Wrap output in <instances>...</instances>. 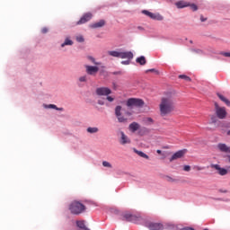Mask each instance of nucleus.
Here are the masks:
<instances>
[{
	"instance_id": "obj_9",
	"label": "nucleus",
	"mask_w": 230,
	"mask_h": 230,
	"mask_svg": "<svg viewBox=\"0 0 230 230\" xmlns=\"http://www.w3.org/2000/svg\"><path fill=\"white\" fill-rule=\"evenodd\" d=\"M95 93L97 96H109V94H112V90L109 87H99Z\"/></svg>"
},
{
	"instance_id": "obj_44",
	"label": "nucleus",
	"mask_w": 230,
	"mask_h": 230,
	"mask_svg": "<svg viewBox=\"0 0 230 230\" xmlns=\"http://www.w3.org/2000/svg\"><path fill=\"white\" fill-rule=\"evenodd\" d=\"M147 121H149L150 123H154V119L152 118H147Z\"/></svg>"
},
{
	"instance_id": "obj_51",
	"label": "nucleus",
	"mask_w": 230,
	"mask_h": 230,
	"mask_svg": "<svg viewBox=\"0 0 230 230\" xmlns=\"http://www.w3.org/2000/svg\"><path fill=\"white\" fill-rule=\"evenodd\" d=\"M138 30H143V27H138Z\"/></svg>"
},
{
	"instance_id": "obj_4",
	"label": "nucleus",
	"mask_w": 230,
	"mask_h": 230,
	"mask_svg": "<svg viewBox=\"0 0 230 230\" xmlns=\"http://www.w3.org/2000/svg\"><path fill=\"white\" fill-rule=\"evenodd\" d=\"M123 220H126V222H132L133 224H139L141 222L142 218L139 215H133L130 212H125L123 215Z\"/></svg>"
},
{
	"instance_id": "obj_2",
	"label": "nucleus",
	"mask_w": 230,
	"mask_h": 230,
	"mask_svg": "<svg viewBox=\"0 0 230 230\" xmlns=\"http://www.w3.org/2000/svg\"><path fill=\"white\" fill-rule=\"evenodd\" d=\"M68 209L72 215H82V213H84L86 208L80 201L75 200L70 203Z\"/></svg>"
},
{
	"instance_id": "obj_11",
	"label": "nucleus",
	"mask_w": 230,
	"mask_h": 230,
	"mask_svg": "<svg viewBox=\"0 0 230 230\" xmlns=\"http://www.w3.org/2000/svg\"><path fill=\"white\" fill-rule=\"evenodd\" d=\"M93 19V13H84L81 19L76 22L77 26H80V24H85V22H89Z\"/></svg>"
},
{
	"instance_id": "obj_40",
	"label": "nucleus",
	"mask_w": 230,
	"mask_h": 230,
	"mask_svg": "<svg viewBox=\"0 0 230 230\" xmlns=\"http://www.w3.org/2000/svg\"><path fill=\"white\" fill-rule=\"evenodd\" d=\"M49 30L47 27L41 29V33H48Z\"/></svg>"
},
{
	"instance_id": "obj_20",
	"label": "nucleus",
	"mask_w": 230,
	"mask_h": 230,
	"mask_svg": "<svg viewBox=\"0 0 230 230\" xmlns=\"http://www.w3.org/2000/svg\"><path fill=\"white\" fill-rule=\"evenodd\" d=\"M129 130L131 132H137V130H139V124L137 122L129 124Z\"/></svg>"
},
{
	"instance_id": "obj_48",
	"label": "nucleus",
	"mask_w": 230,
	"mask_h": 230,
	"mask_svg": "<svg viewBox=\"0 0 230 230\" xmlns=\"http://www.w3.org/2000/svg\"><path fill=\"white\" fill-rule=\"evenodd\" d=\"M128 116H131V113L130 112H127L126 113Z\"/></svg>"
},
{
	"instance_id": "obj_21",
	"label": "nucleus",
	"mask_w": 230,
	"mask_h": 230,
	"mask_svg": "<svg viewBox=\"0 0 230 230\" xmlns=\"http://www.w3.org/2000/svg\"><path fill=\"white\" fill-rule=\"evenodd\" d=\"M133 151L135 152V154L139 155V157H143L144 159H150V157L146 154L142 152V151H139V150H137L136 148H133Z\"/></svg>"
},
{
	"instance_id": "obj_30",
	"label": "nucleus",
	"mask_w": 230,
	"mask_h": 230,
	"mask_svg": "<svg viewBox=\"0 0 230 230\" xmlns=\"http://www.w3.org/2000/svg\"><path fill=\"white\" fill-rule=\"evenodd\" d=\"M78 80L81 83H85V82H87V75H82V76L79 77Z\"/></svg>"
},
{
	"instance_id": "obj_47",
	"label": "nucleus",
	"mask_w": 230,
	"mask_h": 230,
	"mask_svg": "<svg viewBox=\"0 0 230 230\" xmlns=\"http://www.w3.org/2000/svg\"><path fill=\"white\" fill-rule=\"evenodd\" d=\"M156 152H157L158 154H162V151L159 150V149H158Z\"/></svg>"
},
{
	"instance_id": "obj_23",
	"label": "nucleus",
	"mask_w": 230,
	"mask_h": 230,
	"mask_svg": "<svg viewBox=\"0 0 230 230\" xmlns=\"http://www.w3.org/2000/svg\"><path fill=\"white\" fill-rule=\"evenodd\" d=\"M66 46H73V40H71L69 38H66L61 44V48H66Z\"/></svg>"
},
{
	"instance_id": "obj_33",
	"label": "nucleus",
	"mask_w": 230,
	"mask_h": 230,
	"mask_svg": "<svg viewBox=\"0 0 230 230\" xmlns=\"http://www.w3.org/2000/svg\"><path fill=\"white\" fill-rule=\"evenodd\" d=\"M142 13H144V15H146L147 17H150L152 15V12L146 10H143Z\"/></svg>"
},
{
	"instance_id": "obj_37",
	"label": "nucleus",
	"mask_w": 230,
	"mask_h": 230,
	"mask_svg": "<svg viewBox=\"0 0 230 230\" xmlns=\"http://www.w3.org/2000/svg\"><path fill=\"white\" fill-rule=\"evenodd\" d=\"M121 64L123 66H128L130 64V60L128 59V60L121 61Z\"/></svg>"
},
{
	"instance_id": "obj_32",
	"label": "nucleus",
	"mask_w": 230,
	"mask_h": 230,
	"mask_svg": "<svg viewBox=\"0 0 230 230\" xmlns=\"http://www.w3.org/2000/svg\"><path fill=\"white\" fill-rule=\"evenodd\" d=\"M191 51L193 53H197L198 55H202V53H203L202 49H192Z\"/></svg>"
},
{
	"instance_id": "obj_16",
	"label": "nucleus",
	"mask_w": 230,
	"mask_h": 230,
	"mask_svg": "<svg viewBox=\"0 0 230 230\" xmlns=\"http://www.w3.org/2000/svg\"><path fill=\"white\" fill-rule=\"evenodd\" d=\"M217 148L220 152H225V154H230V146H227L226 144H218Z\"/></svg>"
},
{
	"instance_id": "obj_52",
	"label": "nucleus",
	"mask_w": 230,
	"mask_h": 230,
	"mask_svg": "<svg viewBox=\"0 0 230 230\" xmlns=\"http://www.w3.org/2000/svg\"><path fill=\"white\" fill-rule=\"evenodd\" d=\"M190 44H193V40H190Z\"/></svg>"
},
{
	"instance_id": "obj_8",
	"label": "nucleus",
	"mask_w": 230,
	"mask_h": 230,
	"mask_svg": "<svg viewBox=\"0 0 230 230\" xmlns=\"http://www.w3.org/2000/svg\"><path fill=\"white\" fill-rule=\"evenodd\" d=\"M85 67V73L88 74L90 76H96L98 75V71H100V68L96 66H84Z\"/></svg>"
},
{
	"instance_id": "obj_28",
	"label": "nucleus",
	"mask_w": 230,
	"mask_h": 230,
	"mask_svg": "<svg viewBox=\"0 0 230 230\" xmlns=\"http://www.w3.org/2000/svg\"><path fill=\"white\" fill-rule=\"evenodd\" d=\"M102 166H104V168H112V164L107 161L102 162Z\"/></svg>"
},
{
	"instance_id": "obj_31",
	"label": "nucleus",
	"mask_w": 230,
	"mask_h": 230,
	"mask_svg": "<svg viewBox=\"0 0 230 230\" xmlns=\"http://www.w3.org/2000/svg\"><path fill=\"white\" fill-rule=\"evenodd\" d=\"M76 41L77 42H84V36H82V35H79V36H76Z\"/></svg>"
},
{
	"instance_id": "obj_45",
	"label": "nucleus",
	"mask_w": 230,
	"mask_h": 230,
	"mask_svg": "<svg viewBox=\"0 0 230 230\" xmlns=\"http://www.w3.org/2000/svg\"><path fill=\"white\" fill-rule=\"evenodd\" d=\"M56 111H64V108H58V107H57Z\"/></svg>"
},
{
	"instance_id": "obj_25",
	"label": "nucleus",
	"mask_w": 230,
	"mask_h": 230,
	"mask_svg": "<svg viewBox=\"0 0 230 230\" xmlns=\"http://www.w3.org/2000/svg\"><path fill=\"white\" fill-rule=\"evenodd\" d=\"M179 78H181V80H185V82H191V78L186 75H180Z\"/></svg>"
},
{
	"instance_id": "obj_3",
	"label": "nucleus",
	"mask_w": 230,
	"mask_h": 230,
	"mask_svg": "<svg viewBox=\"0 0 230 230\" xmlns=\"http://www.w3.org/2000/svg\"><path fill=\"white\" fill-rule=\"evenodd\" d=\"M110 57H114L115 58H128V60H132L134 58V54L130 51L119 52L116 50L108 51Z\"/></svg>"
},
{
	"instance_id": "obj_5",
	"label": "nucleus",
	"mask_w": 230,
	"mask_h": 230,
	"mask_svg": "<svg viewBox=\"0 0 230 230\" xmlns=\"http://www.w3.org/2000/svg\"><path fill=\"white\" fill-rule=\"evenodd\" d=\"M214 105L217 117L219 119H226V118H227V111H226V107H220L218 102H215Z\"/></svg>"
},
{
	"instance_id": "obj_27",
	"label": "nucleus",
	"mask_w": 230,
	"mask_h": 230,
	"mask_svg": "<svg viewBox=\"0 0 230 230\" xmlns=\"http://www.w3.org/2000/svg\"><path fill=\"white\" fill-rule=\"evenodd\" d=\"M189 6H190V10H192V12H197V10H199V7L195 4H190Z\"/></svg>"
},
{
	"instance_id": "obj_50",
	"label": "nucleus",
	"mask_w": 230,
	"mask_h": 230,
	"mask_svg": "<svg viewBox=\"0 0 230 230\" xmlns=\"http://www.w3.org/2000/svg\"><path fill=\"white\" fill-rule=\"evenodd\" d=\"M197 170H202V168L201 167H197Z\"/></svg>"
},
{
	"instance_id": "obj_13",
	"label": "nucleus",
	"mask_w": 230,
	"mask_h": 230,
	"mask_svg": "<svg viewBox=\"0 0 230 230\" xmlns=\"http://www.w3.org/2000/svg\"><path fill=\"white\" fill-rule=\"evenodd\" d=\"M211 168H215V170H217L218 174L222 175V176L227 175V173L229 172V171H227L225 168L220 167V165H218V164H212Z\"/></svg>"
},
{
	"instance_id": "obj_46",
	"label": "nucleus",
	"mask_w": 230,
	"mask_h": 230,
	"mask_svg": "<svg viewBox=\"0 0 230 230\" xmlns=\"http://www.w3.org/2000/svg\"><path fill=\"white\" fill-rule=\"evenodd\" d=\"M116 87H117L116 83H113V89L116 90Z\"/></svg>"
},
{
	"instance_id": "obj_43",
	"label": "nucleus",
	"mask_w": 230,
	"mask_h": 230,
	"mask_svg": "<svg viewBox=\"0 0 230 230\" xmlns=\"http://www.w3.org/2000/svg\"><path fill=\"white\" fill-rule=\"evenodd\" d=\"M98 104H99V105H104L105 102H103V101H98Z\"/></svg>"
},
{
	"instance_id": "obj_15",
	"label": "nucleus",
	"mask_w": 230,
	"mask_h": 230,
	"mask_svg": "<svg viewBox=\"0 0 230 230\" xmlns=\"http://www.w3.org/2000/svg\"><path fill=\"white\" fill-rule=\"evenodd\" d=\"M120 143L121 145H128L130 143V138H128V137H127V135H125V132L121 131L120 132Z\"/></svg>"
},
{
	"instance_id": "obj_42",
	"label": "nucleus",
	"mask_w": 230,
	"mask_h": 230,
	"mask_svg": "<svg viewBox=\"0 0 230 230\" xmlns=\"http://www.w3.org/2000/svg\"><path fill=\"white\" fill-rule=\"evenodd\" d=\"M211 121H212V123H216L217 122V117H212Z\"/></svg>"
},
{
	"instance_id": "obj_19",
	"label": "nucleus",
	"mask_w": 230,
	"mask_h": 230,
	"mask_svg": "<svg viewBox=\"0 0 230 230\" xmlns=\"http://www.w3.org/2000/svg\"><path fill=\"white\" fill-rule=\"evenodd\" d=\"M217 96L219 98V100H221V102H224V103H226V105H227V107H230L229 99L226 98L224 95H222L218 93H217Z\"/></svg>"
},
{
	"instance_id": "obj_6",
	"label": "nucleus",
	"mask_w": 230,
	"mask_h": 230,
	"mask_svg": "<svg viewBox=\"0 0 230 230\" xmlns=\"http://www.w3.org/2000/svg\"><path fill=\"white\" fill-rule=\"evenodd\" d=\"M145 101L137 98H129L127 101V107H143Z\"/></svg>"
},
{
	"instance_id": "obj_1",
	"label": "nucleus",
	"mask_w": 230,
	"mask_h": 230,
	"mask_svg": "<svg viewBox=\"0 0 230 230\" xmlns=\"http://www.w3.org/2000/svg\"><path fill=\"white\" fill-rule=\"evenodd\" d=\"M160 116H170L175 111V99L172 96L163 97L159 104Z\"/></svg>"
},
{
	"instance_id": "obj_12",
	"label": "nucleus",
	"mask_w": 230,
	"mask_h": 230,
	"mask_svg": "<svg viewBox=\"0 0 230 230\" xmlns=\"http://www.w3.org/2000/svg\"><path fill=\"white\" fill-rule=\"evenodd\" d=\"M186 152H187L186 149L177 151L170 158V162L172 163V161H175L177 159H182V157H184V155H186Z\"/></svg>"
},
{
	"instance_id": "obj_49",
	"label": "nucleus",
	"mask_w": 230,
	"mask_h": 230,
	"mask_svg": "<svg viewBox=\"0 0 230 230\" xmlns=\"http://www.w3.org/2000/svg\"><path fill=\"white\" fill-rule=\"evenodd\" d=\"M113 212H114L115 214H118V210H116V209H114Z\"/></svg>"
},
{
	"instance_id": "obj_10",
	"label": "nucleus",
	"mask_w": 230,
	"mask_h": 230,
	"mask_svg": "<svg viewBox=\"0 0 230 230\" xmlns=\"http://www.w3.org/2000/svg\"><path fill=\"white\" fill-rule=\"evenodd\" d=\"M146 227L149 230H163L164 226L161 223L149 222L146 224Z\"/></svg>"
},
{
	"instance_id": "obj_35",
	"label": "nucleus",
	"mask_w": 230,
	"mask_h": 230,
	"mask_svg": "<svg viewBox=\"0 0 230 230\" xmlns=\"http://www.w3.org/2000/svg\"><path fill=\"white\" fill-rule=\"evenodd\" d=\"M46 109H55L57 111V105L55 104H49L46 106Z\"/></svg>"
},
{
	"instance_id": "obj_39",
	"label": "nucleus",
	"mask_w": 230,
	"mask_h": 230,
	"mask_svg": "<svg viewBox=\"0 0 230 230\" xmlns=\"http://www.w3.org/2000/svg\"><path fill=\"white\" fill-rule=\"evenodd\" d=\"M200 21L201 22H206V21H208V18H205L203 15H200Z\"/></svg>"
},
{
	"instance_id": "obj_14",
	"label": "nucleus",
	"mask_w": 230,
	"mask_h": 230,
	"mask_svg": "<svg viewBox=\"0 0 230 230\" xmlns=\"http://www.w3.org/2000/svg\"><path fill=\"white\" fill-rule=\"evenodd\" d=\"M176 8H188L190 3L184 0H181L175 3Z\"/></svg>"
},
{
	"instance_id": "obj_17",
	"label": "nucleus",
	"mask_w": 230,
	"mask_h": 230,
	"mask_svg": "<svg viewBox=\"0 0 230 230\" xmlns=\"http://www.w3.org/2000/svg\"><path fill=\"white\" fill-rule=\"evenodd\" d=\"M104 25H105V20H100L99 22L91 24L90 28H93V29L103 28Z\"/></svg>"
},
{
	"instance_id": "obj_22",
	"label": "nucleus",
	"mask_w": 230,
	"mask_h": 230,
	"mask_svg": "<svg viewBox=\"0 0 230 230\" xmlns=\"http://www.w3.org/2000/svg\"><path fill=\"white\" fill-rule=\"evenodd\" d=\"M136 62L140 64V66H145V64H146V58L144 56H141L136 59Z\"/></svg>"
},
{
	"instance_id": "obj_7",
	"label": "nucleus",
	"mask_w": 230,
	"mask_h": 230,
	"mask_svg": "<svg viewBox=\"0 0 230 230\" xmlns=\"http://www.w3.org/2000/svg\"><path fill=\"white\" fill-rule=\"evenodd\" d=\"M121 106H117L115 108V116L119 123H127L128 121V119L125 118V116L121 114Z\"/></svg>"
},
{
	"instance_id": "obj_18",
	"label": "nucleus",
	"mask_w": 230,
	"mask_h": 230,
	"mask_svg": "<svg viewBox=\"0 0 230 230\" xmlns=\"http://www.w3.org/2000/svg\"><path fill=\"white\" fill-rule=\"evenodd\" d=\"M149 18L153 19L154 21H163V19H164L160 13H151V16H149Z\"/></svg>"
},
{
	"instance_id": "obj_34",
	"label": "nucleus",
	"mask_w": 230,
	"mask_h": 230,
	"mask_svg": "<svg viewBox=\"0 0 230 230\" xmlns=\"http://www.w3.org/2000/svg\"><path fill=\"white\" fill-rule=\"evenodd\" d=\"M146 73H156V75H159V72L155 70V68L148 69L146 70Z\"/></svg>"
},
{
	"instance_id": "obj_53",
	"label": "nucleus",
	"mask_w": 230,
	"mask_h": 230,
	"mask_svg": "<svg viewBox=\"0 0 230 230\" xmlns=\"http://www.w3.org/2000/svg\"><path fill=\"white\" fill-rule=\"evenodd\" d=\"M228 157H229V163H230V155H228Z\"/></svg>"
},
{
	"instance_id": "obj_38",
	"label": "nucleus",
	"mask_w": 230,
	"mask_h": 230,
	"mask_svg": "<svg viewBox=\"0 0 230 230\" xmlns=\"http://www.w3.org/2000/svg\"><path fill=\"white\" fill-rule=\"evenodd\" d=\"M221 55H223V57L230 58V52H222Z\"/></svg>"
},
{
	"instance_id": "obj_29",
	"label": "nucleus",
	"mask_w": 230,
	"mask_h": 230,
	"mask_svg": "<svg viewBox=\"0 0 230 230\" xmlns=\"http://www.w3.org/2000/svg\"><path fill=\"white\" fill-rule=\"evenodd\" d=\"M165 181H167V182H176L177 180L172 178V176H165Z\"/></svg>"
},
{
	"instance_id": "obj_41",
	"label": "nucleus",
	"mask_w": 230,
	"mask_h": 230,
	"mask_svg": "<svg viewBox=\"0 0 230 230\" xmlns=\"http://www.w3.org/2000/svg\"><path fill=\"white\" fill-rule=\"evenodd\" d=\"M106 100H108V102H114V98H112L111 96H107Z\"/></svg>"
},
{
	"instance_id": "obj_24",
	"label": "nucleus",
	"mask_w": 230,
	"mask_h": 230,
	"mask_svg": "<svg viewBox=\"0 0 230 230\" xmlns=\"http://www.w3.org/2000/svg\"><path fill=\"white\" fill-rule=\"evenodd\" d=\"M100 129H98V128H87L86 131L89 133V134H96L97 132H99Z\"/></svg>"
},
{
	"instance_id": "obj_36",
	"label": "nucleus",
	"mask_w": 230,
	"mask_h": 230,
	"mask_svg": "<svg viewBox=\"0 0 230 230\" xmlns=\"http://www.w3.org/2000/svg\"><path fill=\"white\" fill-rule=\"evenodd\" d=\"M183 170H184V172H190V170H191V166H190V165H184V166H183Z\"/></svg>"
},
{
	"instance_id": "obj_26",
	"label": "nucleus",
	"mask_w": 230,
	"mask_h": 230,
	"mask_svg": "<svg viewBox=\"0 0 230 230\" xmlns=\"http://www.w3.org/2000/svg\"><path fill=\"white\" fill-rule=\"evenodd\" d=\"M87 58H88V60H91L94 64V66H101V64H102L100 62H96V59L91 56H88Z\"/></svg>"
}]
</instances>
